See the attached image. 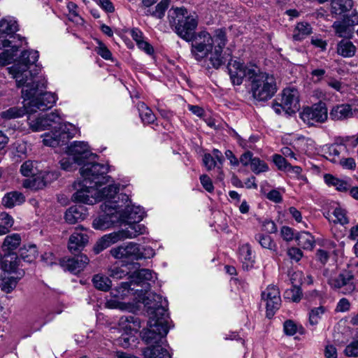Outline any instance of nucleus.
<instances>
[{
  "mask_svg": "<svg viewBox=\"0 0 358 358\" xmlns=\"http://www.w3.org/2000/svg\"><path fill=\"white\" fill-rule=\"evenodd\" d=\"M78 185L80 189H78L73 195L74 201L88 205H94L97 202V197H96L97 187L89 184L85 186L83 180L82 184Z\"/></svg>",
  "mask_w": 358,
  "mask_h": 358,
  "instance_id": "18",
  "label": "nucleus"
},
{
  "mask_svg": "<svg viewBox=\"0 0 358 358\" xmlns=\"http://www.w3.org/2000/svg\"><path fill=\"white\" fill-rule=\"evenodd\" d=\"M67 152L76 158L78 165L85 163L87 159L96 157V155L90 152L88 144L84 141H74L68 148Z\"/></svg>",
  "mask_w": 358,
  "mask_h": 358,
  "instance_id": "20",
  "label": "nucleus"
},
{
  "mask_svg": "<svg viewBox=\"0 0 358 358\" xmlns=\"http://www.w3.org/2000/svg\"><path fill=\"white\" fill-rule=\"evenodd\" d=\"M59 178V173L57 171L40 172L36 178L25 179L22 182L24 188H29L37 190L43 189L48 183L57 180Z\"/></svg>",
  "mask_w": 358,
  "mask_h": 358,
  "instance_id": "17",
  "label": "nucleus"
},
{
  "mask_svg": "<svg viewBox=\"0 0 358 358\" xmlns=\"http://www.w3.org/2000/svg\"><path fill=\"white\" fill-rule=\"evenodd\" d=\"M88 263V257L85 255H80L72 258L63 259L61 261V266L64 270L77 274L82 271Z\"/></svg>",
  "mask_w": 358,
  "mask_h": 358,
  "instance_id": "21",
  "label": "nucleus"
},
{
  "mask_svg": "<svg viewBox=\"0 0 358 358\" xmlns=\"http://www.w3.org/2000/svg\"><path fill=\"white\" fill-rule=\"evenodd\" d=\"M127 223L128 227L126 229L118 231L122 241L127 238H134L147 232L145 225L139 224V222Z\"/></svg>",
  "mask_w": 358,
  "mask_h": 358,
  "instance_id": "27",
  "label": "nucleus"
},
{
  "mask_svg": "<svg viewBox=\"0 0 358 358\" xmlns=\"http://www.w3.org/2000/svg\"><path fill=\"white\" fill-rule=\"evenodd\" d=\"M87 217V210L83 206L70 207L65 213V220L70 224H76L85 220Z\"/></svg>",
  "mask_w": 358,
  "mask_h": 358,
  "instance_id": "28",
  "label": "nucleus"
},
{
  "mask_svg": "<svg viewBox=\"0 0 358 358\" xmlns=\"http://www.w3.org/2000/svg\"><path fill=\"white\" fill-rule=\"evenodd\" d=\"M203 162L207 170L210 171L215 167L220 170L219 179L222 180L223 174L222 173V166L219 165L218 162L214 159L210 154H205L203 157Z\"/></svg>",
  "mask_w": 358,
  "mask_h": 358,
  "instance_id": "52",
  "label": "nucleus"
},
{
  "mask_svg": "<svg viewBox=\"0 0 358 358\" xmlns=\"http://www.w3.org/2000/svg\"><path fill=\"white\" fill-rule=\"evenodd\" d=\"M128 272L120 267L111 268L109 271V275L114 279H122L127 275Z\"/></svg>",
  "mask_w": 358,
  "mask_h": 358,
  "instance_id": "62",
  "label": "nucleus"
},
{
  "mask_svg": "<svg viewBox=\"0 0 358 358\" xmlns=\"http://www.w3.org/2000/svg\"><path fill=\"white\" fill-rule=\"evenodd\" d=\"M302 120L310 126L315 123H323L328 117V111L325 103H319L311 107L305 108L300 114Z\"/></svg>",
  "mask_w": 358,
  "mask_h": 358,
  "instance_id": "13",
  "label": "nucleus"
},
{
  "mask_svg": "<svg viewBox=\"0 0 358 358\" xmlns=\"http://www.w3.org/2000/svg\"><path fill=\"white\" fill-rule=\"evenodd\" d=\"M122 205L111 206L108 203L101 205L103 214L94 220L92 226L95 229L105 230L114 224H122L121 215H119Z\"/></svg>",
  "mask_w": 358,
  "mask_h": 358,
  "instance_id": "8",
  "label": "nucleus"
},
{
  "mask_svg": "<svg viewBox=\"0 0 358 358\" xmlns=\"http://www.w3.org/2000/svg\"><path fill=\"white\" fill-rule=\"evenodd\" d=\"M262 299L266 303V316L271 318L281 304V299L278 288L269 285L262 293Z\"/></svg>",
  "mask_w": 358,
  "mask_h": 358,
  "instance_id": "14",
  "label": "nucleus"
},
{
  "mask_svg": "<svg viewBox=\"0 0 358 358\" xmlns=\"http://www.w3.org/2000/svg\"><path fill=\"white\" fill-rule=\"evenodd\" d=\"M157 279L156 273L147 268L138 270L132 273L129 282H123L113 291L115 297L124 299L136 293V289L149 290L150 282Z\"/></svg>",
  "mask_w": 358,
  "mask_h": 358,
  "instance_id": "5",
  "label": "nucleus"
},
{
  "mask_svg": "<svg viewBox=\"0 0 358 358\" xmlns=\"http://www.w3.org/2000/svg\"><path fill=\"white\" fill-rule=\"evenodd\" d=\"M94 286L101 291H108L111 287L110 280L103 275L97 274L93 277Z\"/></svg>",
  "mask_w": 358,
  "mask_h": 358,
  "instance_id": "47",
  "label": "nucleus"
},
{
  "mask_svg": "<svg viewBox=\"0 0 358 358\" xmlns=\"http://www.w3.org/2000/svg\"><path fill=\"white\" fill-rule=\"evenodd\" d=\"M352 108L349 104H338L332 107L329 117L334 121H343L352 117Z\"/></svg>",
  "mask_w": 358,
  "mask_h": 358,
  "instance_id": "26",
  "label": "nucleus"
},
{
  "mask_svg": "<svg viewBox=\"0 0 358 358\" xmlns=\"http://www.w3.org/2000/svg\"><path fill=\"white\" fill-rule=\"evenodd\" d=\"M17 30L18 24L14 18L7 17L0 20V48L9 47L16 38L20 39V35L15 34Z\"/></svg>",
  "mask_w": 358,
  "mask_h": 358,
  "instance_id": "12",
  "label": "nucleus"
},
{
  "mask_svg": "<svg viewBox=\"0 0 358 358\" xmlns=\"http://www.w3.org/2000/svg\"><path fill=\"white\" fill-rule=\"evenodd\" d=\"M312 33V27L307 22H299L296 24L292 38L294 41H300L306 38Z\"/></svg>",
  "mask_w": 358,
  "mask_h": 358,
  "instance_id": "41",
  "label": "nucleus"
},
{
  "mask_svg": "<svg viewBox=\"0 0 358 358\" xmlns=\"http://www.w3.org/2000/svg\"><path fill=\"white\" fill-rule=\"evenodd\" d=\"M139 112V115L142 122L144 124H152L155 120L156 117L150 108H149L143 102H139L137 104Z\"/></svg>",
  "mask_w": 358,
  "mask_h": 358,
  "instance_id": "43",
  "label": "nucleus"
},
{
  "mask_svg": "<svg viewBox=\"0 0 358 358\" xmlns=\"http://www.w3.org/2000/svg\"><path fill=\"white\" fill-rule=\"evenodd\" d=\"M332 10L336 14H342L350 10L353 6L352 0H334Z\"/></svg>",
  "mask_w": 358,
  "mask_h": 358,
  "instance_id": "46",
  "label": "nucleus"
},
{
  "mask_svg": "<svg viewBox=\"0 0 358 358\" xmlns=\"http://www.w3.org/2000/svg\"><path fill=\"white\" fill-rule=\"evenodd\" d=\"M88 236L80 229H76L70 236L68 248L71 253L80 251L87 243Z\"/></svg>",
  "mask_w": 358,
  "mask_h": 358,
  "instance_id": "25",
  "label": "nucleus"
},
{
  "mask_svg": "<svg viewBox=\"0 0 358 358\" xmlns=\"http://www.w3.org/2000/svg\"><path fill=\"white\" fill-rule=\"evenodd\" d=\"M119 231H115L109 234H106L101 237L95 244L94 251L96 254H99L103 250L110 247L111 245L122 241L120 237Z\"/></svg>",
  "mask_w": 358,
  "mask_h": 358,
  "instance_id": "30",
  "label": "nucleus"
},
{
  "mask_svg": "<svg viewBox=\"0 0 358 358\" xmlns=\"http://www.w3.org/2000/svg\"><path fill=\"white\" fill-rule=\"evenodd\" d=\"M239 259L243 268L248 269L253 266L255 255L249 244H244L239 248Z\"/></svg>",
  "mask_w": 358,
  "mask_h": 358,
  "instance_id": "32",
  "label": "nucleus"
},
{
  "mask_svg": "<svg viewBox=\"0 0 358 358\" xmlns=\"http://www.w3.org/2000/svg\"><path fill=\"white\" fill-rule=\"evenodd\" d=\"M108 167L94 162H86L80 169L84 185H92L96 187L108 182L110 178L107 176Z\"/></svg>",
  "mask_w": 358,
  "mask_h": 358,
  "instance_id": "7",
  "label": "nucleus"
},
{
  "mask_svg": "<svg viewBox=\"0 0 358 358\" xmlns=\"http://www.w3.org/2000/svg\"><path fill=\"white\" fill-rule=\"evenodd\" d=\"M17 278L15 277H6L0 281V287L6 293H10L17 286Z\"/></svg>",
  "mask_w": 358,
  "mask_h": 358,
  "instance_id": "53",
  "label": "nucleus"
},
{
  "mask_svg": "<svg viewBox=\"0 0 358 358\" xmlns=\"http://www.w3.org/2000/svg\"><path fill=\"white\" fill-rule=\"evenodd\" d=\"M284 332L287 336H293L298 331V325L292 320H288L283 324Z\"/></svg>",
  "mask_w": 358,
  "mask_h": 358,
  "instance_id": "59",
  "label": "nucleus"
},
{
  "mask_svg": "<svg viewBox=\"0 0 358 358\" xmlns=\"http://www.w3.org/2000/svg\"><path fill=\"white\" fill-rule=\"evenodd\" d=\"M118 199H121L123 206L120 208L119 215H121V223L124 222H139L144 216L145 211L141 206L132 205L129 196L125 194H120Z\"/></svg>",
  "mask_w": 358,
  "mask_h": 358,
  "instance_id": "9",
  "label": "nucleus"
},
{
  "mask_svg": "<svg viewBox=\"0 0 358 358\" xmlns=\"http://www.w3.org/2000/svg\"><path fill=\"white\" fill-rule=\"evenodd\" d=\"M7 255L8 256L2 261L1 267L6 272L15 273L20 266V259L15 254Z\"/></svg>",
  "mask_w": 358,
  "mask_h": 358,
  "instance_id": "37",
  "label": "nucleus"
},
{
  "mask_svg": "<svg viewBox=\"0 0 358 358\" xmlns=\"http://www.w3.org/2000/svg\"><path fill=\"white\" fill-rule=\"evenodd\" d=\"M25 201L24 194L18 191H12L6 193L1 200L3 206L8 208H12L15 206L22 204Z\"/></svg>",
  "mask_w": 358,
  "mask_h": 358,
  "instance_id": "31",
  "label": "nucleus"
},
{
  "mask_svg": "<svg viewBox=\"0 0 358 358\" xmlns=\"http://www.w3.org/2000/svg\"><path fill=\"white\" fill-rule=\"evenodd\" d=\"M273 160L278 169L281 171H285L290 164L282 156L277 154L273 156Z\"/></svg>",
  "mask_w": 358,
  "mask_h": 358,
  "instance_id": "60",
  "label": "nucleus"
},
{
  "mask_svg": "<svg viewBox=\"0 0 358 358\" xmlns=\"http://www.w3.org/2000/svg\"><path fill=\"white\" fill-rule=\"evenodd\" d=\"M61 168L66 171H71L76 169L77 160L67 152L66 156L63 157L59 161Z\"/></svg>",
  "mask_w": 358,
  "mask_h": 358,
  "instance_id": "51",
  "label": "nucleus"
},
{
  "mask_svg": "<svg viewBox=\"0 0 358 358\" xmlns=\"http://www.w3.org/2000/svg\"><path fill=\"white\" fill-rule=\"evenodd\" d=\"M69 13L67 15L70 21L77 24H82L84 22L83 19L80 16L78 10V6L73 2H69L67 4Z\"/></svg>",
  "mask_w": 358,
  "mask_h": 358,
  "instance_id": "49",
  "label": "nucleus"
},
{
  "mask_svg": "<svg viewBox=\"0 0 358 358\" xmlns=\"http://www.w3.org/2000/svg\"><path fill=\"white\" fill-rule=\"evenodd\" d=\"M323 274L328 278V283L332 288L341 290L345 294H351L355 289L354 275L351 271H343L338 275L329 276V271L326 269Z\"/></svg>",
  "mask_w": 358,
  "mask_h": 358,
  "instance_id": "10",
  "label": "nucleus"
},
{
  "mask_svg": "<svg viewBox=\"0 0 358 358\" xmlns=\"http://www.w3.org/2000/svg\"><path fill=\"white\" fill-rule=\"evenodd\" d=\"M38 57V51H24L19 61L8 68L9 73L15 79L17 86L23 87L22 93L25 98H30L46 88L47 81L43 77L37 76L36 73H33L31 71H28L30 66L37 62Z\"/></svg>",
  "mask_w": 358,
  "mask_h": 358,
  "instance_id": "3",
  "label": "nucleus"
},
{
  "mask_svg": "<svg viewBox=\"0 0 358 358\" xmlns=\"http://www.w3.org/2000/svg\"><path fill=\"white\" fill-rule=\"evenodd\" d=\"M22 238L19 234H12L5 237L1 249L7 255L11 254V252L16 250L21 244Z\"/></svg>",
  "mask_w": 358,
  "mask_h": 358,
  "instance_id": "33",
  "label": "nucleus"
},
{
  "mask_svg": "<svg viewBox=\"0 0 358 358\" xmlns=\"http://www.w3.org/2000/svg\"><path fill=\"white\" fill-rule=\"evenodd\" d=\"M97 53L105 59H110L112 54L108 48L101 42H99L97 47Z\"/></svg>",
  "mask_w": 358,
  "mask_h": 358,
  "instance_id": "64",
  "label": "nucleus"
},
{
  "mask_svg": "<svg viewBox=\"0 0 358 358\" xmlns=\"http://www.w3.org/2000/svg\"><path fill=\"white\" fill-rule=\"evenodd\" d=\"M344 148L342 145H326L323 147V151L327 159L334 163H337L340 159L339 155Z\"/></svg>",
  "mask_w": 358,
  "mask_h": 358,
  "instance_id": "38",
  "label": "nucleus"
},
{
  "mask_svg": "<svg viewBox=\"0 0 358 358\" xmlns=\"http://www.w3.org/2000/svg\"><path fill=\"white\" fill-rule=\"evenodd\" d=\"M168 17L170 25L181 38L192 41L191 53L196 61L201 62L209 57L210 64L215 69L224 63L222 51L227 41L224 29L215 30L213 36L201 31L194 37L198 24L194 13H189L184 7H176L169 11Z\"/></svg>",
  "mask_w": 358,
  "mask_h": 358,
  "instance_id": "1",
  "label": "nucleus"
},
{
  "mask_svg": "<svg viewBox=\"0 0 358 358\" xmlns=\"http://www.w3.org/2000/svg\"><path fill=\"white\" fill-rule=\"evenodd\" d=\"M110 252L113 257L118 259H139L140 245L130 242L127 245H122L112 248Z\"/></svg>",
  "mask_w": 358,
  "mask_h": 358,
  "instance_id": "19",
  "label": "nucleus"
},
{
  "mask_svg": "<svg viewBox=\"0 0 358 358\" xmlns=\"http://www.w3.org/2000/svg\"><path fill=\"white\" fill-rule=\"evenodd\" d=\"M298 245L304 250H311L315 246V238L309 232L302 231L296 236Z\"/></svg>",
  "mask_w": 358,
  "mask_h": 358,
  "instance_id": "42",
  "label": "nucleus"
},
{
  "mask_svg": "<svg viewBox=\"0 0 358 358\" xmlns=\"http://www.w3.org/2000/svg\"><path fill=\"white\" fill-rule=\"evenodd\" d=\"M284 296L293 302H299L301 299L302 292L299 286L293 285L290 289H286Z\"/></svg>",
  "mask_w": 358,
  "mask_h": 358,
  "instance_id": "54",
  "label": "nucleus"
},
{
  "mask_svg": "<svg viewBox=\"0 0 358 358\" xmlns=\"http://www.w3.org/2000/svg\"><path fill=\"white\" fill-rule=\"evenodd\" d=\"M131 295L136 302L144 304L149 315L148 327L143 332V339L148 343L158 342L169 330L166 300L149 290L136 289V293Z\"/></svg>",
  "mask_w": 358,
  "mask_h": 358,
  "instance_id": "2",
  "label": "nucleus"
},
{
  "mask_svg": "<svg viewBox=\"0 0 358 358\" xmlns=\"http://www.w3.org/2000/svg\"><path fill=\"white\" fill-rule=\"evenodd\" d=\"M255 240L261 245L264 248L268 249L270 250L275 251L276 245L274 241L271 239L268 235H264L262 234H258L255 236Z\"/></svg>",
  "mask_w": 358,
  "mask_h": 358,
  "instance_id": "50",
  "label": "nucleus"
},
{
  "mask_svg": "<svg viewBox=\"0 0 358 358\" xmlns=\"http://www.w3.org/2000/svg\"><path fill=\"white\" fill-rule=\"evenodd\" d=\"M170 0H162L155 8L154 15L158 18H162L164 15V13L169 8Z\"/></svg>",
  "mask_w": 358,
  "mask_h": 358,
  "instance_id": "58",
  "label": "nucleus"
},
{
  "mask_svg": "<svg viewBox=\"0 0 358 358\" xmlns=\"http://www.w3.org/2000/svg\"><path fill=\"white\" fill-rule=\"evenodd\" d=\"M345 353L348 357L358 356V340L351 342L345 349Z\"/></svg>",
  "mask_w": 358,
  "mask_h": 358,
  "instance_id": "61",
  "label": "nucleus"
},
{
  "mask_svg": "<svg viewBox=\"0 0 358 358\" xmlns=\"http://www.w3.org/2000/svg\"><path fill=\"white\" fill-rule=\"evenodd\" d=\"M336 34L340 38H350L352 36V31L350 27L343 21H336L333 23Z\"/></svg>",
  "mask_w": 358,
  "mask_h": 358,
  "instance_id": "44",
  "label": "nucleus"
},
{
  "mask_svg": "<svg viewBox=\"0 0 358 358\" xmlns=\"http://www.w3.org/2000/svg\"><path fill=\"white\" fill-rule=\"evenodd\" d=\"M356 52L357 48L350 41L343 39L337 44L336 52L343 57H352Z\"/></svg>",
  "mask_w": 358,
  "mask_h": 358,
  "instance_id": "35",
  "label": "nucleus"
},
{
  "mask_svg": "<svg viewBox=\"0 0 358 358\" xmlns=\"http://www.w3.org/2000/svg\"><path fill=\"white\" fill-rule=\"evenodd\" d=\"M118 325L120 331L126 335H134L141 328L139 320L133 315L121 317Z\"/></svg>",
  "mask_w": 358,
  "mask_h": 358,
  "instance_id": "24",
  "label": "nucleus"
},
{
  "mask_svg": "<svg viewBox=\"0 0 358 358\" xmlns=\"http://www.w3.org/2000/svg\"><path fill=\"white\" fill-rule=\"evenodd\" d=\"M19 255L20 259L24 262L31 263L38 255L36 246L35 245H24L20 249Z\"/></svg>",
  "mask_w": 358,
  "mask_h": 358,
  "instance_id": "40",
  "label": "nucleus"
},
{
  "mask_svg": "<svg viewBox=\"0 0 358 358\" xmlns=\"http://www.w3.org/2000/svg\"><path fill=\"white\" fill-rule=\"evenodd\" d=\"M250 92L254 99L258 101H266L276 92L277 87L274 76L262 72L256 66L254 71L248 73Z\"/></svg>",
  "mask_w": 358,
  "mask_h": 358,
  "instance_id": "6",
  "label": "nucleus"
},
{
  "mask_svg": "<svg viewBox=\"0 0 358 358\" xmlns=\"http://www.w3.org/2000/svg\"><path fill=\"white\" fill-rule=\"evenodd\" d=\"M324 312L325 308L322 306L312 309L309 313V323L313 326L317 324Z\"/></svg>",
  "mask_w": 358,
  "mask_h": 358,
  "instance_id": "55",
  "label": "nucleus"
},
{
  "mask_svg": "<svg viewBox=\"0 0 358 358\" xmlns=\"http://www.w3.org/2000/svg\"><path fill=\"white\" fill-rule=\"evenodd\" d=\"M256 66H244L238 61H231L228 64L227 69L230 76V79L234 85H240L245 78L249 80L250 75V71H254Z\"/></svg>",
  "mask_w": 358,
  "mask_h": 358,
  "instance_id": "15",
  "label": "nucleus"
},
{
  "mask_svg": "<svg viewBox=\"0 0 358 358\" xmlns=\"http://www.w3.org/2000/svg\"><path fill=\"white\" fill-rule=\"evenodd\" d=\"M278 107H282V110L287 113H294L298 110L299 106V92L294 87L285 89L282 93L281 103L277 105Z\"/></svg>",
  "mask_w": 358,
  "mask_h": 358,
  "instance_id": "16",
  "label": "nucleus"
},
{
  "mask_svg": "<svg viewBox=\"0 0 358 358\" xmlns=\"http://www.w3.org/2000/svg\"><path fill=\"white\" fill-rule=\"evenodd\" d=\"M333 215L336 218L333 220L334 222H338L341 224L348 222L345 210L341 207H336L333 212Z\"/></svg>",
  "mask_w": 358,
  "mask_h": 358,
  "instance_id": "57",
  "label": "nucleus"
},
{
  "mask_svg": "<svg viewBox=\"0 0 358 358\" xmlns=\"http://www.w3.org/2000/svg\"><path fill=\"white\" fill-rule=\"evenodd\" d=\"M119 231H115L109 234H106L101 237L95 244L94 251L96 254H99L103 250L110 247L111 245L122 241L120 237Z\"/></svg>",
  "mask_w": 358,
  "mask_h": 358,
  "instance_id": "29",
  "label": "nucleus"
},
{
  "mask_svg": "<svg viewBox=\"0 0 358 358\" xmlns=\"http://www.w3.org/2000/svg\"><path fill=\"white\" fill-rule=\"evenodd\" d=\"M165 336H162L158 342L148 343L145 341V342L150 345L144 350L143 354L145 358H171L168 350L161 345L162 339Z\"/></svg>",
  "mask_w": 358,
  "mask_h": 358,
  "instance_id": "23",
  "label": "nucleus"
},
{
  "mask_svg": "<svg viewBox=\"0 0 358 358\" xmlns=\"http://www.w3.org/2000/svg\"><path fill=\"white\" fill-rule=\"evenodd\" d=\"M20 172L25 177L36 178L41 172L38 162L31 160L24 162L20 167Z\"/></svg>",
  "mask_w": 358,
  "mask_h": 358,
  "instance_id": "36",
  "label": "nucleus"
},
{
  "mask_svg": "<svg viewBox=\"0 0 358 358\" xmlns=\"http://www.w3.org/2000/svg\"><path fill=\"white\" fill-rule=\"evenodd\" d=\"M27 123L29 129L34 131H41L47 129V122L44 115H36L34 113H27Z\"/></svg>",
  "mask_w": 358,
  "mask_h": 358,
  "instance_id": "34",
  "label": "nucleus"
},
{
  "mask_svg": "<svg viewBox=\"0 0 358 358\" xmlns=\"http://www.w3.org/2000/svg\"><path fill=\"white\" fill-rule=\"evenodd\" d=\"M101 186L97 187V193L96 197H97V202L101 200H105L104 203H108L111 206L118 205L121 203V199H118L117 191L118 187L113 185H110L101 190L99 188Z\"/></svg>",
  "mask_w": 358,
  "mask_h": 358,
  "instance_id": "22",
  "label": "nucleus"
},
{
  "mask_svg": "<svg viewBox=\"0 0 358 358\" xmlns=\"http://www.w3.org/2000/svg\"><path fill=\"white\" fill-rule=\"evenodd\" d=\"M10 50H6L0 54V65L6 66L10 64L16 56L19 45L12 43Z\"/></svg>",
  "mask_w": 358,
  "mask_h": 358,
  "instance_id": "45",
  "label": "nucleus"
},
{
  "mask_svg": "<svg viewBox=\"0 0 358 358\" xmlns=\"http://www.w3.org/2000/svg\"><path fill=\"white\" fill-rule=\"evenodd\" d=\"M337 163H338L344 169H347L353 170L356 167L355 160L352 157L340 158Z\"/></svg>",
  "mask_w": 358,
  "mask_h": 358,
  "instance_id": "63",
  "label": "nucleus"
},
{
  "mask_svg": "<svg viewBox=\"0 0 358 358\" xmlns=\"http://www.w3.org/2000/svg\"><path fill=\"white\" fill-rule=\"evenodd\" d=\"M251 170L256 174L267 171L268 167L267 164L259 158L255 157L250 166Z\"/></svg>",
  "mask_w": 358,
  "mask_h": 358,
  "instance_id": "56",
  "label": "nucleus"
},
{
  "mask_svg": "<svg viewBox=\"0 0 358 358\" xmlns=\"http://www.w3.org/2000/svg\"><path fill=\"white\" fill-rule=\"evenodd\" d=\"M62 131L54 130L44 134L42 137L43 144L50 147H56L66 144L69 139L73 138L76 131L73 125H63Z\"/></svg>",
  "mask_w": 358,
  "mask_h": 358,
  "instance_id": "11",
  "label": "nucleus"
},
{
  "mask_svg": "<svg viewBox=\"0 0 358 358\" xmlns=\"http://www.w3.org/2000/svg\"><path fill=\"white\" fill-rule=\"evenodd\" d=\"M45 122L47 124V129L52 127L54 130L62 131L63 125H72L69 123L62 122V119L57 112H52L44 116Z\"/></svg>",
  "mask_w": 358,
  "mask_h": 358,
  "instance_id": "39",
  "label": "nucleus"
},
{
  "mask_svg": "<svg viewBox=\"0 0 358 358\" xmlns=\"http://www.w3.org/2000/svg\"><path fill=\"white\" fill-rule=\"evenodd\" d=\"M22 96L24 101L29 100V102L23 106H13L2 111L0 113L1 118L11 120L21 117L27 113H36L38 110L45 111L53 107L57 99V96L50 92H38L30 98H25L22 93Z\"/></svg>",
  "mask_w": 358,
  "mask_h": 358,
  "instance_id": "4",
  "label": "nucleus"
},
{
  "mask_svg": "<svg viewBox=\"0 0 358 358\" xmlns=\"http://www.w3.org/2000/svg\"><path fill=\"white\" fill-rule=\"evenodd\" d=\"M324 179L328 185L335 187L338 191L345 192L348 189V184L346 182L335 178L332 175L326 174Z\"/></svg>",
  "mask_w": 358,
  "mask_h": 358,
  "instance_id": "48",
  "label": "nucleus"
}]
</instances>
